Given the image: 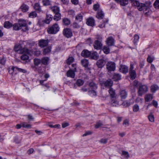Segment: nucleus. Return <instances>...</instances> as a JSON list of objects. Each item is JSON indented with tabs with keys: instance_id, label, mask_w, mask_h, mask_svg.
<instances>
[{
	"instance_id": "nucleus-1",
	"label": "nucleus",
	"mask_w": 159,
	"mask_h": 159,
	"mask_svg": "<svg viewBox=\"0 0 159 159\" xmlns=\"http://www.w3.org/2000/svg\"><path fill=\"white\" fill-rule=\"evenodd\" d=\"M15 50L16 52H18L20 54H23L21 56V58L22 60L26 61L29 59V57L28 55L30 53V51L28 49L26 48L21 49V45H18L15 46Z\"/></svg>"
},
{
	"instance_id": "nucleus-2",
	"label": "nucleus",
	"mask_w": 159,
	"mask_h": 159,
	"mask_svg": "<svg viewBox=\"0 0 159 159\" xmlns=\"http://www.w3.org/2000/svg\"><path fill=\"white\" fill-rule=\"evenodd\" d=\"M13 29L16 30L21 29L23 31H25L29 30L25 20H19L18 23L14 24L13 25Z\"/></svg>"
},
{
	"instance_id": "nucleus-3",
	"label": "nucleus",
	"mask_w": 159,
	"mask_h": 159,
	"mask_svg": "<svg viewBox=\"0 0 159 159\" xmlns=\"http://www.w3.org/2000/svg\"><path fill=\"white\" fill-rule=\"evenodd\" d=\"M151 5V3L149 2L148 5L147 3H141L140 6L138 7V9L139 11H143V13L146 16L150 15L151 13V11L149 8V5Z\"/></svg>"
},
{
	"instance_id": "nucleus-4",
	"label": "nucleus",
	"mask_w": 159,
	"mask_h": 159,
	"mask_svg": "<svg viewBox=\"0 0 159 159\" xmlns=\"http://www.w3.org/2000/svg\"><path fill=\"white\" fill-rule=\"evenodd\" d=\"M59 29L60 27L59 25L56 23L48 28L47 31L49 34H56L59 30Z\"/></svg>"
},
{
	"instance_id": "nucleus-5",
	"label": "nucleus",
	"mask_w": 159,
	"mask_h": 159,
	"mask_svg": "<svg viewBox=\"0 0 159 159\" xmlns=\"http://www.w3.org/2000/svg\"><path fill=\"white\" fill-rule=\"evenodd\" d=\"M148 87L145 85H140L138 91V94L139 96H141L143 94L148 91Z\"/></svg>"
},
{
	"instance_id": "nucleus-6",
	"label": "nucleus",
	"mask_w": 159,
	"mask_h": 159,
	"mask_svg": "<svg viewBox=\"0 0 159 159\" xmlns=\"http://www.w3.org/2000/svg\"><path fill=\"white\" fill-rule=\"evenodd\" d=\"M106 67L109 72L113 71L115 69V64L114 62L108 61L106 64Z\"/></svg>"
},
{
	"instance_id": "nucleus-7",
	"label": "nucleus",
	"mask_w": 159,
	"mask_h": 159,
	"mask_svg": "<svg viewBox=\"0 0 159 159\" xmlns=\"http://www.w3.org/2000/svg\"><path fill=\"white\" fill-rule=\"evenodd\" d=\"M98 40H96L93 44V47L95 49H100L102 46V44L101 42V40H102L101 37H99L97 39Z\"/></svg>"
},
{
	"instance_id": "nucleus-8",
	"label": "nucleus",
	"mask_w": 159,
	"mask_h": 159,
	"mask_svg": "<svg viewBox=\"0 0 159 159\" xmlns=\"http://www.w3.org/2000/svg\"><path fill=\"white\" fill-rule=\"evenodd\" d=\"M63 35L66 38H70L72 36V33L71 30L68 28H65L63 31Z\"/></svg>"
},
{
	"instance_id": "nucleus-9",
	"label": "nucleus",
	"mask_w": 159,
	"mask_h": 159,
	"mask_svg": "<svg viewBox=\"0 0 159 159\" xmlns=\"http://www.w3.org/2000/svg\"><path fill=\"white\" fill-rule=\"evenodd\" d=\"M106 61L103 59H100L98 60L96 62V65L98 68H102L105 65Z\"/></svg>"
},
{
	"instance_id": "nucleus-10",
	"label": "nucleus",
	"mask_w": 159,
	"mask_h": 159,
	"mask_svg": "<svg viewBox=\"0 0 159 159\" xmlns=\"http://www.w3.org/2000/svg\"><path fill=\"white\" fill-rule=\"evenodd\" d=\"M106 42L108 46H112L114 44V40L111 36H110L107 39Z\"/></svg>"
},
{
	"instance_id": "nucleus-11",
	"label": "nucleus",
	"mask_w": 159,
	"mask_h": 159,
	"mask_svg": "<svg viewBox=\"0 0 159 159\" xmlns=\"http://www.w3.org/2000/svg\"><path fill=\"white\" fill-rule=\"evenodd\" d=\"M34 63L35 68L39 72H41V71L40 69H38L37 66L39 65L41 62V60L40 59L38 58H35L34 60Z\"/></svg>"
},
{
	"instance_id": "nucleus-12",
	"label": "nucleus",
	"mask_w": 159,
	"mask_h": 159,
	"mask_svg": "<svg viewBox=\"0 0 159 159\" xmlns=\"http://www.w3.org/2000/svg\"><path fill=\"white\" fill-rule=\"evenodd\" d=\"M48 43V40L41 39L39 41V45L41 47L43 48L47 46Z\"/></svg>"
},
{
	"instance_id": "nucleus-13",
	"label": "nucleus",
	"mask_w": 159,
	"mask_h": 159,
	"mask_svg": "<svg viewBox=\"0 0 159 159\" xmlns=\"http://www.w3.org/2000/svg\"><path fill=\"white\" fill-rule=\"evenodd\" d=\"M103 84L105 87L111 88L112 85L113 81L111 79H108L103 82Z\"/></svg>"
},
{
	"instance_id": "nucleus-14",
	"label": "nucleus",
	"mask_w": 159,
	"mask_h": 159,
	"mask_svg": "<svg viewBox=\"0 0 159 159\" xmlns=\"http://www.w3.org/2000/svg\"><path fill=\"white\" fill-rule=\"evenodd\" d=\"M91 55V52L87 50H84L81 53V55L84 57H89Z\"/></svg>"
},
{
	"instance_id": "nucleus-15",
	"label": "nucleus",
	"mask_w": 159,
	"mask_h": 159,
	"mask_svg": "<svg viewBox=\"0 0 159 159\" xmlns=\"http://www.w3.org/2000/svg\"><path fill=\"white\" fill-rule=\"evenodd\" d=\"M140 85V84L139 82L137 80H135L132 83L130 84V87L131 89L133 88L134 89L138 87L139 85V86Z\"/></svg>"
},
{
	"instance_id": "nucleus-16",
	"label": "nucleus",
	"mask_w": 159,
	"mask_h": 159,
	"mask_svg": "<svg viewBox=\"0 0 159 159\" xmlns=\"http://www.w3.org/2000/svg\"><path fill=\"white\" fill-rule=\"evenodd\" d=\"M86 23L88 25L93 26L94 25V20L92 18H89L87 20Z\"/></svg>"
},
{
	"instance_id": "nucleus-17",
	"label": "nucleus",
	"mask_w": 159,
	"mask_h": 159,
	"mask_svg": "<svg viewBox=\"0 0 159 159\" xmlns=\"http://www.w3.org/2000/svg\"><path fill=\"white\" fill-rule=\"evenodd\" d=\"M120 72L126 74L128 72V67L125 65H121L120 66Z\"/></svg>"
},
{
	"instance_id": "nucleus-18",
	"label": "nucleus",
	"mask_w": 159,
	"mask_h": 159,
	"mask_svg": "<svg viewBox=\"0 0 159 159\" xmlns=\"http://www.w3.org/2000/svg\"><path fill=\"white\" fill-rule=\"evenodd\" d=\"M75 71L70 70H68L66 73V75L67 77L73 78L75 76Z\"/></svg>"
},
{
	"instance_id": "nucleus-19",
	"label": "nucleus",
	"mask_w": 159,
	"mask_h": 159,
	"mask_svg": "<svg viewBox=\"0 0 159 159\" xmlns=\"http://www.w3.org/2000/svg\"><path fill=\"white\" fill-rule=\"evenodd\" d=\"M122 158L124 159H127L129 158L130 156L128 152L122 151L121 154Z\"/></svg>"
},
{
	"instance_id": "nucleus-20",
	"label": "nucleus",
	"mask_w": 159,
	"mask_h": 159,
	"mask_svg": "<svg viewBox=\"0 0 159 159\" xmlns=\"http://www.w3.org/2000/svg\"><path fill=\"white\" fill-rule=\"evenodd\" d=\"M89 57H90L91 58L97 60L99 57V55L98 53L96 52H94L92 53H91V55H90Z\"/></svg>"
},
{
	"instance_id": "nucleus-21",
	"label": "nucleus",
	"mask_w": 159,
	"mask_h": 159,
	"mask_svg": "<svg viewBox=\"0 0 159 159\" xmlns=\"http://www.w3.org/2000/svg\"><path fill=\"white\" fill-rule=\"evenodd\" d=\"M13 71H17L18 72L25 73L26 72V70L25 69L19 68L17 67H13L11 68Z\"/></svg>"
},
{
	"instance_id": "nucleus-22",
	"label": "nucleus",
	"mask_w": 159,
	"mask_h": 159,
	"mask_svg": "<svg viewBox=\"0 0 159 159\" xmlns=\"http://www.w3.org/2000/svg\"><path fill=\"white\" fill-rule=\"evenodd\" d=\"M20 8L23 12H25L28 10L29 7L28 5L23 3L21 6Z\"/></svg>"
},
{
	"instance_id": "nucleus-23",
	"label": "nucleus",
	"mask_w": 159,
	"mask_h": 159,
	"mask_svg": "<svg viewBox=\"0 0 159 159\" xmlns=\"http://www.w3.org/2000/svg\"><path fill=\"white\" fill-rule=\"evenodd\" d=\"M127 93L125 90H122L120 92V97L121 99H125L127 96Z\"/></svg>"
},
{
	"instance_id": "nucleus-24",
	"label": "nucleus",
	"mask_w": 159,
	"mask_h": 159,
	"mask_svg": "<svg viewBox=\"0 0 159 159\" xmlns=\"http://www.w3.org/2000/svg\"><path fill=\"white\" fill-rule=\"evenodd\" d=\"M104 16V14L101 10L98 11L96 17L98 19H102Z\"/></svg>"
},
{
	"instance_id": "nucleus-25",
	"label": "nucleus",
	"mask_w": 159,
	"mask_h": 159,
	"mask_svg": "<svg viewBox=\"0 0 159 159\" xmlns=\"http://www.w3.org/2000/svg\"><path fill=\"white\" fill-rule=\"evenodd\" d=\"M153 98V95L152 94H148L145 95V100L146 102L151 101Z\"/></svg>"
},
{
	"instance_id": "nucleus-26",
	"label": "nucleus",
	"mask_w": 159,
	"mask_h": 159,
	"mask_svg": "<svg viewBox=\"0 0 159 159\" xmlns=\"http://www.w3.org/2000/svg\"><path fill=\"white\" fill-rule=\"evenodd\" d=\"M81 63L84 67H87L88 66L89 62L88 60L84 59L81 61Z\"/></svg>"
},
{
	"instance_id": "nucleus-27",
	"label": "nucleus",
	"mask_w": 159,
	"mask_h": 159,
	"mask_svg": "<svg viewBox=\"0 0 159 159\" xmlns=\"http://www.w3.org/2000/svg\"><path fill=\"white\" fill-rule=\"evenodd\" d=\"M52 11L55 14L59 12L60 9L59 7L57 6H54L51 8Z\"/></svg>"
},
{
	"instance_id": "nucleus-28",
	"label": "nucleus",
	"mask_w": 159,
	"mask_h": 159,
	"mask_svg": "<svg viewBox=\"0 0 159 159\" xmlns=\"http://www.w3.org/2000/svg\"><path fill=\"white\" fill-rule=\"evenodd\" d=\"M108 92L111 98H114L116 97V94L115 90L112 88H110L108 90Z\"/></svg>"
},
{
	"instance_id": "nucleus-29",
	"label": "nucleus",
	"mask_w": 159,
	"mask_h": 159,
	"mask_svg": "<svg viewBox=\"0 0 159 159\" xmlns=\"http://www.w3.org/2000/svg\"><path fill=\"white\" fill-rule=\"evenodd\" d=\"M132 3V5L134 6H136L138 7L140 6V4L141 3H140L139 1L138 0H130Z\"/></svg>"
},
{
	"instance_id": "nucleus-30",
	"label": "nucleus",
	"mask_w": 159,
	"mask_h": 159,
	"mask_svg": "<svg viewBox=\"0 0 159 159\" xmlns=\"http://www.w3.org/2000/svg\"><path fill=\"white\" fill-rule=\"evenodd\" d=\"M52 16L51 15H47L46 19L44 20V22L46 24L49 23L52 20Z\"/></svg>"
},
{
	"instance_id": "nucleus-31",
	"label": "nucleus",
	"mask_w": 159,
	"mask_h": 159,
	"mask_svg": "<svg viewBox=\"0 0 159 159\" xmlns=\"http://www.w3.org/2000/svg\"><path fill=\"white\" fill-rule=\"evenodd\" d=\"M148 118L149 121L151 122H154V117L153 114V112H150L148 116Z\"/></svg>"
},
{
	"instance_id": "nucleus-32",
	"label": "nucleus",
	"mask_w": 159,
	"mask_h": 159,
	"mask_svg": "<svg viewBox=\"0 0 159 159\" xmlns=\"http://www.w3.org/2000/svg\"><path fill=\"white\" fill-rule=\"evenodd\" d=\"M34 8L37 12H39L41 11V8L40 4L39 3H36L34 6Z\"/></svg>"
},
{
	"instance_id": "nucleus-33",
	"label": "nucleus",
	"mask_w": 159,
	"mask_h": 159,
	"mask_svg": "<svg viewBox=\"0 0 159 159\" xmlns=\"http://www.w3.org/2000/svg\"><path fill=\"white\" fill-rule=\"evenodd\" d=\"M159 89L158 86L156 84H153L151 87V91L152 93H154Z\"/></svg>"
},
{
	"instance_id": "nucleus-34",
	"label": "nucleus",
	"mask_w": 159,
	"mask_h": 159,
	"mask_svg": "<svg viewBox=\"0 0 159 159\" xmlns=\"http://www.w3.org/2000/svg\"><path fill=\"white\" fill-rule=\"evenodd\" d=\"M12 24L9 21H6L4 24V26L7 29H9L12 26Z\"/></svg>"
},
{
	"instance_id": "nucleus-35",
	"label": "nucleus",
	"mask_w": 159,
	"mask_h": 159,
	"mask_svg": "<svg viewBox=\"0 0 159 159\" xmlns=\"http://www.w3.org/2000/svg\"><path fill=\"white\" fill-rule=\"evenodd\" d=\"M61 19V15L59 12L55 14L53 19L54 20L57 21Z\"/></svg>"
},
{
	"instance_id": "nucleus-36",
	"label": "nucleus",
	"mask_w": 159,
	"mask_h": 159,
	"mask_svg": "<svg viewBox=\"0 0 159 159\" xmlns=\"http://www.w3.org/2000/svg\"><path fill=\"white\" fill-rule=\"evenodd\" d=\"M109 46H105L103 47V51L106 54H108L110 53V50Z\"/></svg>"
},
{
	"instance_id": "nucleus-37",
	"label": "nucleus",
	"mask_w": 159,
	"mask_h": 159,
	"mask_svg": "<svg viewBox=\"0 0 159 159\" xmlns=\"http://www.w3.org/2000/svg\"><path fill=\"white\" fill-rule=\"evenodd\" d=\"M130 76L132 80L135 79L136 76L135 71L134 70H132L129 72Z\"/></svg>"
},
{
	"instance_id": "nucleus-38",
	"label": "nucleus",
	"mask_w": 159,
	"mask_h": 159,
	"mask_svg": "<svg viewBox=\"0 0 159 159\" xmlns=\"http://www.w3.org/2000/svg\"><path fill=\"white\" fill-rule=\"evenodd\" d=\"M49 60V59L48 57H44L42 58L41 61L43 64L46 65L47 64Z\"/></svg>"
},
{
	"instance_id": "nucleus-39",
	"label": "nucleus",
	"mask_w": 159,
	"mask_h": 159,
	"mask_svg": "<svg viewBox=\"0 0 159 159\" xmlns=\"http://www.w3.org/2000/svg\"><path fill=\"white\" fill-rule=\"evenodd\" d=\"M83 17V15L81 14H79L75 16V19L78 21L80 22L82 20Z\"/></svg>"
},
{
	"instance_id": "nucleus-40",
	"label": "nucleus",
	"mask_w": 159,
	"mask_h": 159,
	"mask_svg": "<svg viewBox=\"0 0 159 159\" xmlns=\"http://www.w3.org/2000/svg\"><path fill=\"white\" fill-rule=\"evenodd\" d=\"M63 24L66 25H68L70 24V21L68 18H64L63 19Z\"/></svg>"
},
{
	"instance_id": "nucleus-41",
	"label": "nucleus",
	"mask_w": 159,
	"mask_h": 159,
	"mask_svg": "<svg viewBox=\"0 0 159 159\" xmlns=\"http://www.w3.org/2000/svg\"><path fill=\"white\" fill-rule=\"evenodd\" d=\"M108 21V20L107 19H106L105 21L104 20L102 21V22H101V23L98 26L101 28L104 27L105 26V23H107Z\"/></svg>"
},
{
	"instance_id": "nucleus-42",
	"label": "nucleus",
	"mask_w": 159,
	"mask_h": 159,
	"mask_svg": "<svg viewBox=\"0 0 159 159\" xmlns=\"http://www.w3.org/2000/svg\"><path fill=\"white\" fill-rule=\"evenodd\" d=\"M51 51V48L50 47H48L44 49L43 53L44 55H46L49 52Z\"/></svg>"
},
{
	"instance_id": "nucleus-43",
	"label": "nucleus",
	"mask_w": 159,
	"mask_h": 159,
	"mask_svg": "<svg viewBox=\"0 0 159 159\" xmlns=\"http://www.w3.org/2000/svg\"><path fill=\"white\" fill-rule=\"evenodd\" d=\"M89 86L92 88L94 89H96L97 88V86L93 82H91L89 84Z\"/></svg>"
},
{
	"instance_id": "nucleus-44",
	"label": "nucleus",
	"mask_w": 159,
	"mask_h": 159,
	"mask_svg": "<svg viewBox=\"0 0 159 159\" xmlns=\"http://www.w3.org/2000/svg\"><path fill=\"white\" fill-rule=\"evenodd\" d=\"M37 14L35 11H33L29 14V17L31 18H34L36 17Z\"/></svg>"
},
{
	"instance_id": "nucleus-45",
	"label": "nucleus",
	"mask_w": 159,
	"mask_h": 159,
	"mask_svg": "<svg viewBox=\"0 0 159 159\" xmlns=\"http://www.w3.org/2000/svg\"><path fill=\"white\" fill-rule=\"evenodd\" d=\"M128 3V0H120V4L122 6H125Z\"/></svg>"
},
{
	"instance_id": "nucleus-46",
	"label": "nucleus",
	"mask_w": 159,
	"mask_h": 159,
	"mask_svg": "<svg viewBox=\"0 0 159 159\" xmlns=\"http://www.w3.org/2000/svg\"><path fill=\"white\" fill-rule=\"evenodd\" d=\"M74 58L72 57H69L66 60L67 64L70 65L74 61Z\"/></svg>"
},
{
	"instance_id": "nucleus-47",
	"label": "nucleus",
	"mask_w": 159,
	"mask_h": 159,
	"mask_svg": "<svg viewBox=\"0 0 159 159\" xmlns=\"http://www.w3.org/2000/svg\"><path fill=\"white\" fill-rule=\"evenodd\" d=\"M111 105L113 106L116 107L119 105V102L115 100H113L111 101Z\"/></svg>"
},
{
	"instance_id": "nucleus-48",
	"label": "nucleus",
	"mask_w": 159,
	"mask_h": 159,
	"mask_svg": "<svg viewBox=\"0 0 159 159\" xmlns=\"http://www.w3.org/2000/svg\"><path fill=\"white\" fill-rule=\"evenodd\" d=\"M154 7L156 9H159V0H156L153 4Z\"/></svg>"
},
{
	"instance_id": "nucleus-49",
	"label": "nucleus",
	"mask_w": 159,
	"mask_h": 159,
	"mask_svg": "<svg viewBox=\"0 0 159 159\" xmlns=\"http://www.w3.org/2000/svg\"><path fill=\"white\" fill-rule=\"evenodd\" d=\"M129 120L128 119H126L125 120L123 123V125L125 127H127L129 125Z\"/></svg>"
},
{
	"instance_id": "nucleus-50",
	"label": "nucleus",
	"mask_w": 159,
	"mask_h": 159,
	"mask_svg": "<svg viewBox=\"0 0 159 159\" xmlns=\"http://www.w3.org/2000/svg\"><path fill=\"white\" fill-rule=\"evenodd\" d=\"M44 20H42L41 18L39 19L37 23V25L39 26H42L43 25L44 23Z\"/></svg>"
},
{
	"instance_id": "nucleus-51",
	"label": "nucleus",
	"mask_w": 159,
	"mask_h": 159,
	"mask_svg": "<svg viewBox=\"0 0 159 159\" xmlns=\"http://www.w3.org/2000/svg\"><path fill=\"white\" fill-rule=\"evenodd\" d=\"M22 127L26 128H31V125L30 124H25V122L21 123Z\"/></svg>"
},
{
	"instance_id": "nucleus-52",
	"label": "nucleus",
	"mask_w": 159,
	"mask_h": 159,
	"mask_svg": "<svg viewBox=\"0 0 159 159\" xmlns=\"http://www.w3.org/2000/svg\"><path fill=\"white\" fill-rule=\"evenodd\" d=\"M134 43L135 45L136 44V43L138 41L139 39V36L137 34H135L134 36Z\"/></svg>"
},
{
	"instance_id": "nucleus-53",
	"label": "nucleus",
	"mask_w": 159,
	"mask_h": 159,
	"mask_svg": "<svg viewBox=\"0 0 159 159\" xmlns=\"http://www.w3.org/2000/svg\"><path fill=\"white\" fill-rule=\"evenodd\" d=\"M43 3L44 6H48L50 5L51 2L49 0H44Z\"/></svg>"
},
{
	"instance_id": "nucleus-54",
	"label": "nucleus",
	"mask_w": 159,
	"mask_h": 159,
	"mask_svg": "<svg viewBox=\"0 0 159 159\" xmlns=\"http://www.w3.org/2000/svg\"><path fill=\"white\" fill-rule=\"evenodd\" d=\"M84 82L82 80L79 79L76 82V84L77 85L79 86L82 85L84 84Z\"/></svg>"
},
{
	"instance_id": "nucleus-55",
	"label": "nucleus",
	"mask_w": 159,
	"mask_h": 159,
	"mask_svg": "<svg viewBox=\"0 0 159 159\" xmlns=\"http://www.w3.org/2000/svg\"><path fill=\"white\" fill-rule=\"evenodd\" d=\"M130 103V102L128 101H124L122 103V105L125 107L129 106Z\"/></svg>"
},
{
	"instance_id": "nucleus-56",
	"label": "nucleus",
	"mask_w": 159,
	"mask_h": 159,
	"mask_svg": "<svg viewBox=\"0 0 159 159\" xmlns=\"http://www.w3.org/2000/svg\"><path fill=\"white\" fill-rule=\"evenodd\" d=\"M153 60V58L149 56L147 59V61L149 63H151Z\"/></svg>"
},
{
	"instance_id": "nucleus-57",
	"label": "nucleus",
	"mask_w": 159,
	"mask_h": 159,
	"mask_svg": "<svg viewBox=\"0 0 159 159\" xmlns=\"http://www.w3.org/2000/svg\"><path fill=\"white\" fill-rule=\"evenodd\" d=\"M107 141V139H102L99 141L100 142L102 143L105 144Z\"/></svg>"
},
{
	"instance_id": "nucleus-58",
	"label": "nucleus",
	"mask_w": 159,
	"mask_h": 159,
	"mask_svg": "<svg viewBox=\"0 0 159 159\" xmlns=\"http://www.w3.org/2000/svg\"><path fill=\"white\" fill-rule=\"evenodd\" d=\"M29 121H30L33 120H34V118L31 115H29L26 116Z\"/></svg>"
},
{
	"instance_id": "nucleus-59",
	"label": "nucleus",
	"mask_w": 159,
	"mask_h": 159,
	"mask_svg": "<svg viewBox=\"0 0 159 159\" xmlns=\"http://www.w3.org/2000/svg\"><path fill=\"white\" fill-rule=\"evenodd\" d=\"M73 27L75 28L78 29L80 27V25L77 23H74L73 25Z\"/></svg>"
},
{
	"instance_id": "nucleus-60",
	"label": "nucleus",
	"mask_w": 159,
	"mask_h": 159,
	"mask_svg": "<svg viewBox=\"0 0 159 159\" xmlns=\"http://www.w3.org/2000/svg\"><path fill=\"white\" fill-rule=\"evenodd\" d=\"M102 125V124L101 122H99L97 123L95 125V127L97 129V128H99Z\"/></svg>"
},
{
	"instance_id": "nucleus-61",
	"label": "nucleus",
	"mask_w": 159,
	"mask_h": 159,
	"mask_svg": "<svg viewBox=\"0 0 159 159\" xmlns=\"http://www.w3.org/2000/svg\"><path fill=\"white\" fill-rule=\"evenodd\" d=\"M92 134V132L91 131H86L84 134L83 135V136H85L87 135H91Z\"/></svg>"
},
{
	"instance_id": "nucleus-62",
	"label": "nucleus",
	"mask_w": 159,
	"mask_h": 159,
	"mask_svg": "<svg viewBox=\"0 0 159 159\" xmlns=\"http://www.w3.org/2000/svg\"><path fill=\"white\" fill-rule=\"evenodd\" d=\"M99 7V5L98 4H95L93 5V8L95 11H97Z\"/></svg>"
},
{
	"instance_id": "nucleus-63",
	"label": "nucleus",
	"mask_w": 159,
	"mask_h": 159,
	"mask_svg": "<svg viewBox=\"0 0 159 159\" xmlns=\"http://www.w3.org/2000/svg\"><path fill=\"white\" fill-rule=\"evenodd\" d=\"M14 141L16 143L18 144L20 142L21 140L19 139L18 137H15L14 138Z\"/></svg>"
},
{
	"instance_id": "nucleus-64",
	"label": "nucleus",
	"mask_w": 159,
	"mask_h": 159,
	"mask_svg": "<svg viewBox=\"0 0 159 159\" xmlns=\"http://www.w3.org/2000/svg\"><path fill=\"white\" fill-rule=\"evenodd\" d=\"M40 52L39 50H36L34 52V54L37 56L40 55Z\"/></svg>"
}]
</instances>
